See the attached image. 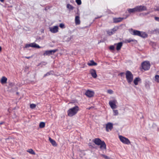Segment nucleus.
<instances>
[{
  "label": "nucleus",
  "instance_id": "obj_25",
  "mask_svg": "<svg viewBox=\"0 0 159 159\" xmlns=\"http://www.w3.org/2000/svg\"><path fill=\"white\" fill-rule=\"evenodd\" d=\"M66 7L67 8L70 10H72L74 9V7L69 4H67Z\"/></svg>",
  "mask_w": 159,
  "mask_h": 159
},
{
  "label": "nucleus",
  "instance_id": "obj_23",
  "mask_svg": "<svg viewBox=\"0 0 159 159\" xmlns=\"http://www.w3.org/2000/svg\"><path fill=\"white\" fill-rule=\"evenodd\" d=\"M27 152H29L30 154H33V155H35V152L32 149H29L27 150Z\"/></svg>",
  "mask_w": 159,
  "mask_h": 159
},
{
  "label": "nucleus",
  "instance_id": "obj_13",
  "mask_svg": "<svg viewBox=\"0 0 159 159\" xmlns=\"http://www.w3.org/2000/svg\"><path fill=\"white\" fill-rule=\"evenodd\" d=\"M125 18H114L113 19V21L114 23H117L121 21Z\"/></svg>",
  "mask_w": 159,
  "mask_h": 159
},
{
  "label": "nucleus",
  "instance_id": "obj_31",
  "mask_svg": "<svg viewBox=\"0 0 159 159\" xmlns=\"http://www.w3.org/2000/svg\"><path fill=\"white\" fill-rule=\"evenodd\" d=\"M113 111L114 112V116H116L118 115V112L117 110H114Z\"/></svg>",
  "mask_w": 159,
  "mask_h": 159
},
{
  "label": "nucleus",
  "instance_id": "obj_21",
  "mask_svg": "<svg viewBox=\"0 0 159 159\" xmlns=\"http://www.w3.org/2000/svg\"><path fill=\"white\" fill-rule=\"evenodd\" d=\"M141 80V79L139 77L136 78L134 81V83L135 85H137L138 84V82Z\"/></svg>",
  "mask_w": 159,
  "mask_h": 159
},
{
  "label": "nucleus",
  "instance_id": "obj_46",
  "mask_svg": "<svg viewBox=\"0 0 159 159\" xmlns=\"http://www.w3.org/2000/svg\"><path fill=\"white\" fill-rule=\"evenodd\" d=\"M2 50V48L1 46H0V52Z\"/></svg>",
  "mask_w": 159,
  "mask_h": 159
},
{
  "label": "nucleus",
  "instance_id": "obj_40",
  "mask_svg": "<svg viewBox=\"0 0 159 159\" xmlns=\"http://www.w3.org/2000/svg\"><path fill=\"white\" fill-rule=\"evenodd\" d=\"M124 74V72H121L120 73V75L121 76H122Z\"/></svg>",
  "mask_w": 159,
  "mask_h": 159
},
{
  "label": "nucleus",
  "instance_id": "obj_3",
  "mask_svg": "<svg viewBox=\"0 0 159 159\" xmlns=\"http://www.w3.org/2000/svg\"><path fill=\"white\" fill-rule=\"evenodd\" d=\"M79 110V108L77 106H75L69 109L67 111L68 115L72 117L75 115Z\"/></svg>",
  "mask_w": 159,
  "mask_h": 159
},
{
  "label": "nucleus",
  "instance_id": "obj_45",
  "mask_svg": "<svg viewBox=\"0 0 159 159\" xmlns=\"http://www.w3.org/2000/svg\"><path fill=\"white\" fill-rule=\"evenodd\" d=\"M4 0H0V1H1V2H4Z\"/></svg>",
  "mask_w": 159,
  "mask_h": 159
},
{
  "label": "nucleus",
  "instance_id": "obj_6",
  "mask_svg": "<svg viewBox=\"0 0 159 159\" xmlns=\"http://www.w3.org/2000/svg\"><path fill=\"white\" fill-rule=\"evenodd\" d=\"M119 138L120 141L123 143L128 145L130 144V142L128 139L121 135L119 136Z\"/></svg>",
  "mask_w": 159,
  "mask_h": 159
},
{
  "label": "nucleus",
  "instance_id": "obj_35",
  "mask_svg": "<svg viewBox=\"0 0 159 159\" xmlns=\"http://www.w3.org/2000/svg\"><path fill=\"white\" fill-rule=\"evenodd\" d=\"M107 93L110 94H112L113 93V91L111 89H108L107 91Z\"/></svg>",
  "mask_w": 159,
  "mask_h": 159
},
{
  "label": "nucleus",
  "instance_id": "obj_18",
  "mask_svg": "<svg viewBox=\"0 0 159 159\" xmlns=\"http://www.w3.org/2000/svg\"><path fill=\"white\" fill-rule=\"evenodd\" d=\"M49 140L53 146H57V144L56 141L52 139L50 137L49 138Z\"/></svg>",
  "mask_w": 159,
  "mask_h": 159
},
{
  "label": "nucleus",
  "instance_id": "obj_22",
  "mask_svg": "<svg viewBox=\"0 0 159 159\" xmlns=\"http://www.w3.org/2000/svg\"><path fill=\"white\" fill-rule=\"evenodd\" d=\"M31 47L36 48H40V47L38 44L34 43H31Z\"/></svg>",
  "mask_w": 159,
  "mask_h": 159
},
{
  "label": "nucleus",
  "instance_id": "obj_30",
  "mask_svg": "<svg viewBox=\"0 0 159 159\" xmlns=\"http://www.w3.org/2000/svg\"><path fill=\"white\" fill-rule=\"evenodd\" d=\"M100 155L101 157H103L105 159H109V157H107V156H106L105 155L101 154Z\"/></svg>",
  "mask_w": 159,
  "mask_h": 159
},
{
  "label": "nucleus",
  "instance_id": "obj_5",
  "mask_svg": "<svg viewBox=\"0 0 159 159\" xmlns=\"http://www.w3.org/2000/svg\"><path fill=\"white\" fill-rule=\"evenodd\" d=\"M141 65L142 68L145 70H148L150 68V65L149 61H144L142 63Z\"/></svg>",
  "mask_w": 159,
  "mask_h": 159
},
{
  "label": "nucleus",
  "instance_id": "obj_47",
  "mask_svg": "<svg viewBox=\"0 0 159 159\" xmlns=\"http://www.w3.org/2000/svg\"><path fill=\"white\" fill-rule=\"evenodd\" d=\"M45 10H47V9L45 8Z\"/></svg>",
  "mask_w": 159,
  "mask_h": 159
},
{
  "label": "nucleus",
  "instance_id": "obj_16",
  "mask_svg": "<svg viewBox=\"0 0 159 159\" xmlns=\"http://www.w3.org/2000/svg\"><path fill=\"white\" fill-rule=\"evenodd\" d=\"M75 22L76 25L80 24V17L78 16H76L75 18Z\"/></svg>",
  "mask_w": 159,
  "mask_h": 159
},
{
  "label": "nucleus",
  "instance_id": "obj_34",
  "mask_svg": "<svg viewBox=\"0 0 159 159\" xmlns=\"http://www.w3.org/2000/svg\"><path fill=\"white\" fill-rule=\"evenodd\" d=\"M76 2L78 5H80L81 4V0H76Z\"/></svg>",
  "mask_w": 159,
  "mask_h": 159
},
{
  "label": "nucleus",
  "instance_id": "obj_44",
  "mask_svg": "<svg viewBox=\"0 0 159 159\" xmlns=\"http://www.w3.org/2000/svg\"><path fill=\"white\" fill-rule=\"evenodd\" d=\"M10 86H13V83H10Z\"/></svg>",
  "mask_w": 159,
  "mask_h": 159
},
{
  "label": "nucleus",
  "instance_id": "obj_15",
  "mask_svg": "<svg viewBox=\"0 0 159 159\" xmlns=\"http://www.w3.org/2000/svg\"><path fill=\"white\" fill-rule=\"evenodd\" d=\"M123 43L121 42H119L117 44H115V45H116V49L118 51L120 50L122 46Z\"/></svg>",
  "mask_w": 159,
  "mask_h": 159
},
{
  "label": "nucleus",
  "instance_id": "obj_42",
  "mask_svg": "<svg viewBox=\"0 0 159 159\" xmlns=\"http://www.w3.org/2000/svg\"><path fill=\"white\" fill-rule=\"evenodd\" d=\"M150 13V12H147V13H145L144 15H147V14H149Z\"/></svg>",
  "mask_w": 159,
  "mask_h": 159
},
{
  "label": "nucleus",
  "instance_id": "obj_1",
  "mask_svg": "<svg viewBox=\"0 0 159 159\" xmlns=\"http://www.w3.org/2000/svg\"><path fill=\"white\" fill-rule=\"evenodd\" d=\"M130 33L134 35H136L143 38H146L148 36V35L145 32L143 31H140L139 30H134L132 29L129 30Z\"/></svg>",
  "mask_w": 159,
  "mask_h": 159
},
{
  "label": "nucleus",
  "instance_id": "obj_28",
  "mask_svg": "<svg viewBox=\"0 0 159 159\" xmlns=\"http://www.w3.org/2000/svg\"><path fill=\"white\" fill-rule=\"evenodd\" d=\"M155 81H157L158 83H159V75H156L155 76Z\"/></svg>",
  "mask_w": 159,
  "mask_h": 159
},
{
  "label": "nucleus",
  "instance_id": "obj_9",
  "mask_svg": "<svg viewBox=\"0 0 159 159\" xmlns=\"http://www.w3.org/2000/svg\"><path fill=\"white\" fill-rule=\"evenodd\" d=\"M57 51V49L46 51L43 53V55L44 56H46L52 55L53 54L56 52Z\"/></svg>",
  "mask_w": 159,
  "mask_h": 159
},
{
  "label": "nucleus",
  "instance_id": "obj_7",
  "mask_svg": "<svg viewBox=\"0 0 159 159\" xmlns=\"http://www.w3.org/2000/svg\"><path fill=\"white\" fill-rule=\"evenodd\" d=\"M117 100L114 99L110 101L109 102V105L111 108L112 109H116L117 108L116 104L117 103Z\"/></svg>",
  "mask_w": 159,
  "mask_h": 159
},
{
  "label": "nucleus",
  "instance_id": "obj_24",
  "mask_svg": "<svg viewBox=\"0 0 159 159\" xmlns=\"http://www.w3.org/2000/svg\"><path fill=\"white\" fill-rule=\"evenodd\" d=\"M107 34L109 35H111L114 33V32H113L112 29L107 31Z\"/></svg>",
  "mask_w": 159,
  "mask_h": 159
},
{
  "label": "nucleus",
  "instance_id": "obj_19",
  "mask_svg": "<svg viewBox=\"0 0 159 159\" xmlns=\"http://www.w3.org/2000/svg\"><path fill=\"white\" fill-rule=\"evenodd\" d=\"M7 79L5 76H3L1 80V82L2 84H4L7 83Z\"/></svg>",
  "mask_w": 159,
  "mask_h": 159
},
{
  "label": "nucleus",
  "instance_id": "obj_12",
  "mask_svg": "<svg viewBox=\"0 0 159 159\" xmlns=\"http://www.w3.org/2000/svg\"><path fill=\"white\" fill-rule=\"evenodd\" d=\"M94 94L93 91L88 90L85 93V94L88 97L90 98L93 97Z\"/></svg>",
  "mask_w": 159,
  "mask_h": 159
},
{
  "label": "nucleus",
  "instance_id": "obj_38",
  "mask_svg": "<svg viewBox=\"0 0 159 159\" xmlns=\"http://www.w3.org/2000/svg\"><path fill=\"white\" fill-rule=\"evenodd\" d=\"M29 47H31V43L29 44H26L25 45V48H27Z\"/></svg>",
  "mask_w": 159,
  "mask_h": 159
},
{
  "label": "nucleus",
  "instance_id": "obj_11",
  "mask_svg": "<svg viewBox=\"0 0 159 159\" xmlns=\"http://www.w3.org/2000/svg\"><path fill=\"white\" fill-rule=\"evenodd\" d=\"M50 31L53 33H57L58 31V27L57 26H54L49 28Z\"/></svg>",
  "mask_w": 159,
  "mask_h": 159
},
{
  "label": "nucleus",
  "instance_id": "obj_29",
  "mask_svg": "<svg viewBox=\"0 0 159 159\" xmlns=\"http://www.w3.org/2000/svg\"><path fill=\"white\" fill-rule=\"evenodd\" d=\"M118 27L117 26H115L114 28H113L112 30L113 31V32L114 33L118 30Z\"/></svg>",
  "mask_w": 159,
  "mask_h": 159
},
{
  "label": "nucleus",
  "instance_id": "obj_10",
  "mask_svg": "<svg viewBox=\"0 0 159 159\" xmlns=\"http://www.w3.org/2000/svg\"><path fill=\"white\" fill-rule=\"evenodd\" d=\"M136 12H140L143 11L147 10L146 7L143 6H138L135 7Z\"/></svg>",
  "mask_w": 159,
  "mask_h": 159
},
{
  "label": "nucleus",
  "instance_id": "obj_8",
  "mask_svg": "<svg viewBox=\"0 0 159 159\" xmlns=\"http://www.w3.org/2000/svg\"><path fill=\"white\" fill-rule=\"evenodd\" d=\"M113 128V124L111 122H108L106 124V129L107 132L111 131Z\"/></svg>",
  "mask_w": 159,
  "mask_h": 159
},
{
  "label": "nucleus",
  "instance_id": "obj_48",
  "mask_svg": "<svg viewBox=\"0 0 159 159\" xmlns=\"http://www.w3.org/2000/svg\"><path fill=\"white\" fill-rule=\"evenodd\" d=\"M12 159H15L14 158H12Z\"/></svg>",
  "mask_w": 159,
  "mask_h": 159
},
{
  "label": "nucleus",
  "instance_id": "obj_2",
  "mask_svg": "<svg viewBox=\"0 0 159 159\" xmlns=\"http://www.w3.org/2000/svg\"><path fill=\"white\" fill-rule=\"evenodd\" d=\"M96 145H100V148L102 150L106 149V145L104 141H102L99 138H96L93 140Z\"/></svg>",
  "mask_w": 159,
  "mask_h": 159
},
{
  "label": "nucleus",
  "instance_id": "obj_26",
  "mask_svg": "<svg viewBox=\"0 0 159 159\" xmlns=\"http://www.w3.org/2000/svg\"><path fill=\"white\" fill-rule=\"evenodd\" d=\"M45 123L44 122H41L39 125V127L40 128H43L45 127Z\"/></svg>",
  "mask_w": 159,
  "mask_h": 159
},
{
  "label": "nucleus",
  "instance_id": "obj_36",
  "mask_svg": "<svg viewBox=\"0 0 159 159\" xmlns=\"http://www.w3.org/2000/svg\"><path fill=\"white\" fill-rule=\"evenodd\" d=\"M114 48H115V47H114V46H113V45H111L109 47V49L111 50H114Z\"/></svg>",
  "mask_w": 159,
  "mask_h": 159
},
{
  "label": "nucleus",
  "instance_id": "obj_20",
  "mask_svg": "<svg viewBox=\"0 0 159 159\" xmlns=\"http://www.w3.org/2000/svg\"><path fill=\"white\" fill-rule=\"evenodd\" d=\"M127 11L129 13H133L136 12V10L135 7L133 8H128L127 9Z\"/></svg>",
  "mask_w": 159,
  "mask_h": 159
},
{
  "label": "nucleus",
  "instance_id": "obj_14",
  "mask_svg": "<svg viewBox=\"0 0 159 159\" xmlns=\"http://www.w3.org/2000/svg\"><path fill=\"white\" fill-rule=\"evenodd\" d=\"M90 73L92 76L94 78H96L97 75L96 74V71L95 70L91 69L90 71Z\"/></svg>",
  "mask_w": 159,
  "mask_h": 159
},
{
  "label": "nucleus",
  "instance_id": "obj_17",
  "mask_svg": "<svg viewBox=\"0 0 159 159\" xmlns=\"http://www.w3.org/2000/svg\"><path fill=\"white\" fill-rule=\"evenodd\" d=\"M87 65L89 66H96L97 64L93 60H91L88 63Z\"/></svg>",
  "mask_w": 159,
  "mask_h": 159
},
{
  "label": "nucleus",
  "instance_id": "obj_32",
  "mask_svg": "<svg viewBox=\"0 0 159 159\" xmlns=\"http://www.w3.org/2000/svg\"><path fill=\"white\" fill-rule=\"evenodd\" d=\"M59 26L60 28L62 29L65 28V25L63 23H61L59 25Z\"/></svg>",
  "mask_w": 159,
  "mask_h": 159
},
{
  "label": "nucleus",
  "instance_id": "obj_4",
  "mask_svg": "<svg viewBox=\"0 0 159 159\" xmlns=\"http://www.w3.org/2000/svg\"><path fill=\"white\" fill-rule=\"evenodd\" d=\"M125 75L127 81L130 84L133 80V74L130 71L128 70L126 71Z\"/></svg>",
  "mask_w": 159,
  "mask_h": 159
},
{
  "label": "nucleus",
  "instance_id": "obj_41",
  "mask_svg": "<svg viewBox=\"0 0 159 159\" xmlns=\"http://www.w3.org/2000/svg\"><path fill=\"white\" fill-rule=\"evenodd\" d=\"M4 123V122L3 121H2L0 122V125H1L3 124Z\"/></svg>",
  "mask_w": 159,
  "mask_h": 159
},
{
  "label": "nucleus",
  "instance_id": "obj_33",
  "mask_svg": "<svg viewBox=\"0 0 159 159\" xmlns=\"http://www.w3.org/2000/svg\"><path fill=\"white\" fill-rule=\"evenodd\" d=\"M30 108L33 109L35 107L36 105L34 104H32L30 105Z\"/></svg>",
  "mask_w": 159,
  "mask_h": 159
},
{
  "label": "nucleus",
  "instance_id": "obj_37",
  "mask_svg": "<svg viewBox=\"0 0 159 159\" xmlns=\"http://www.w3.org/2000/svg\"><path fill=\"white\" fill-rule=\"evenodd\" d=\"M126 43H130L131 42H133V39H127L126 40Z\"/></svg>",
  "mask_w": 159,
  "mask_h": 159
},
{
  "label": "nucleus",
  "instance_id": "obj_43",
  "mask_svg": "<svg viewBox=\"0 0 159 159\" xmlns=\"http://www.w3.org/2000/svg\"><path fill=\"white\" fill-rule=\"evenodd\" d=\"M25 57L26 58H27V59H29L30 58V57Z\"/></svg>",
  "mask_w": 159,
  "mask_h": 159
},
{
  "label": "nucleus",
  "instance_id": "obj_39",
  "mask_svg": "<svg viewBox=\"0 0 159 159\" xmlns=\"http://www.w3.org/2000/svg\"><path fill=\"white\" fill-rule=\"evenodd\" d=\"M155 19L156 20L159 22V17H154Z\"/></svg>",
  "mask_w": 159,
  "mask_h": 159
},
{
  "label": "nucleus",
  "instance_id": "obj_27",
  "mask_svg": "<svg viewBox=\"0 0 159 159\" xmlns=\"http://www.w3.org/2000/svg\"><path fill=\"white\" fill-rule=\"evenodd\" d=\"M53 71H50V72H47L46 74H45L43 76V77H46V76H48L51 75H52L53 74Z\"/></svg>",
  "mask_w": 159,
  "mask_h": 159
}]
</instances>
